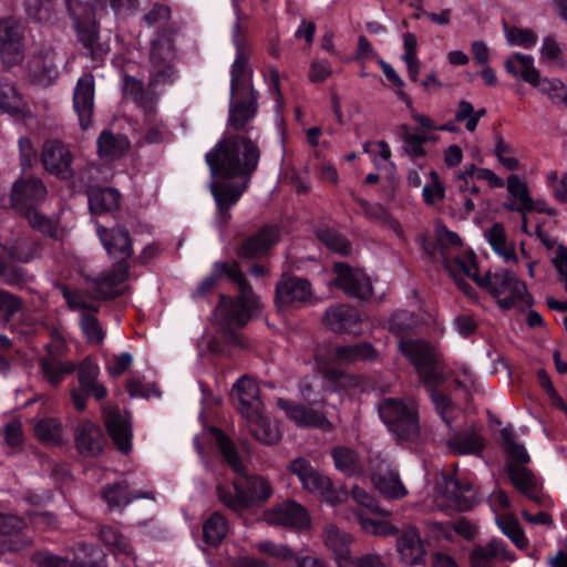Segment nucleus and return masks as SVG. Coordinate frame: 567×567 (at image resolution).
<instances>
[{"label":"nucleus","mask_w":567,"mask_h":567,"mask_svg":"<svg viewBox=\"0 0 567 567\" xmlns=\"http://www.w3.org/2000/svg\"><path fill=\"white\" fill-rule=\"evenodd\" d=\"M0 113L17 118L31 116L29 103L16 85L3 76H0Z\"/></svg>","instance_id":"nucleus-29"},{"label":"nucleus","mask_w":567,"mask_h":567,"mask_svg":"<svg viewBox=\"0 0 567 567\" xmlns=\"http://www.w3.org/2000/svg\"><path fill=\"white\" fill-rule=\"evenodd\" d=\"M447 446L454 454H478L484 443L476 432L457 434L449 439Z\"/></svg>","instance_id":"nucleus-46"},{"label":"nucleus","mask_w":567,"mask_h":567,"mask_svg":"<svg viewBox=\"0 0 567 567\" xmlns=\"http://www.w3.org/2000/svg\"><path fill=\"white\" fill-rule=\"evenodd\" d=\"M323 323L336 332L351 334L364 332V322L358 311L343 305L329 308L323 316Z\"/></svg>","instance_id":"nucleus-21"},{"label":"nucleus","mask_w":567,"mask_h":567,"mask_svg":"<svg viewBox=\"0 0 567 567\" xmlns=\"http://www.w3.org/2000/svg\"><path fill=\"white\" fill-rule=\"evenodd\" d=\"M445 497L450 503L447 505L457 511H468L477 502V495L473 488L472 481L460 475L446 480Z\"/></svg>","instance_id":"nucleus-25"},{"label":"nucleus","mask_w":567,"mask_h":567,"mask_svg":"<svg viewBox=\"0 0 567 567\" xmlns=\"http://www.w3.org/2000/svg\"><path fill=\"white\" fill-rule=\"evenodd\" d=\"M364 152L370 154L377 169L384 171L389 176L394 173V165L391 162V150L383 141L369 142L364 144Z\"/></svg>","instance_id":"nucleus-47"},{"label":"nucleus","mask_w":567,"mask_h":567,"mask_svg":"<svg viewBox=\"0 0 567 567\" xmlns=\"http://www.w3.org/2000/svg\"><path fill=\"white\" fill-rule=\"evenodd\" d=\"M318 237L331 250L342 255H346L350 251L349 241L334 229H321L318 234Z\"/></svg>","instance_id":"nucleus-56"},{"label":"nucleus","mask_w":567,"mask_h":567,"mask_svg":"<svg viewBox=\"0 0 567 567\" xmlns=\"http://www.w3.org/2000/svg\"><path fill=\"white\" fill-rule=\"evenodd\" d=\"M73 106L81 127L86 130L91 124L94 107V79L91 74H84L78 80L73 93Z\"/></svg>","instance_id":"nucleus-24"},{"label":"nucleus","mask_w":567,"mask_h":567,"mask_svg":"<svg viewBox=\"0 0 567 567\" xmlns=\"http://www.w3.org/2000/svg\"><path fill=\"white\" fill-rule=\"evenodd\" d=\"M42 370L48 381L52 384L61 382L65 375L74 371L71 362H60L53 355L44 358L41 362Z\"/></svg>","instance_id":"nucleus-53"},{"label":"nucleus","mask_w":567,"mask_h":567,"mask_svg":"<svg viewBox=\"0 0 567 567\" xmlns=\"http://www.w3.org/2000/svg\"><path fill=\"white\" fill-rule=\"evenodd\" d=\"M120 193L114 188H94L89 192V206L92 214H103L120 207Z\"/></svg>","instance_id":"nucleus-40"},{"label":"nucleus","mask_w":567,"mask_h":567,"mask_svg":"<svg viewBox=\"0 0 567 567\" xmlns=\"http://www.w3.org/2000/svg\"><path fill=\"white\" fill-rule=\"evenodd\" d=\"M250 433L254 437L262 444L271 445L279 442L281 439V430L276 422L262 414V411L245 417Z\"/></svg>","instance_id":"nucleus-34"},{"label":"nucleus","mask_w":567,"mask_h":567,"mask_svg":"<svg viewBox=\"0 0 567 567\" xmlns=\"http://www.w3.org/2000/svg\"><path fill=\"white\" fill-rule=\"evenodd\" d=\"M66 2L80 41L85 47H92L97 35L92 6L79 0H66Z\"/></svg>","instance_id":"nucleus-22"},{"label":"nucleus","mask_w":567,"mask_h":567,"mask_svg":"<svg viewBox=\"0 0 567 567\" xmlns=\"http://www.w3.org/2000/svg\"><path fill=\"white\" fill-rule=\"evenodd\" d=\"M334 466L347 476L363 477L369 473V465L364 466L357 453L346 446H337L331 451Z\"/></svg>","instance_id":"nucleus-35"},{"label":"nucleus","mask_w":567,"mask_h":567,"mask_svg":"<svg viewBox=\"0 0 567 567\" xmlns=\"http://www.w3.org/2000/svg\"><path fill=\"white\" fill-rule=\"evenodd\" d=\"M246 188L247 181L236 185H231L228 183H213L212 193L215 198L219 214H224L233 205H235Z\"/></svg>","instance_id":"nucleus-39"},{"label":"nucleus","mask_w":567,"mask_h":567,"mask_svg":"<svg viewBox=\"0 0 567 567\" xmlns=\"http://www.w3.org/2000/svg\"><path fill=\"white\" fill-rule=\"evenodd\" d=\"M96 233L110 256L121 261L131 257V239L125 229L121 227L106 229L96 224Z\"/></svg>","instance_id":"nucleus-31"},{"label":"nucleus","mask_w":567,"mask_h":567,"mask_svg":"<svg viewBox=\"0 0 567 567\" xmlns=\"http://www.w3.org/2000/svg\"><path fill=\"white\" fill-rule=\"evenodd\" d=\"M436 235L440 244L443 247L449 248V250L444 255V266L447 271V262H452L457 256L462 257L466 252H472L471 250L462 249V240L460 236L453 231H450L445 227H437Z\"/></svg>","instance_id":"nucleus-49"},{"label":"nucleus","mask_w":567,"mask_h":567,"mask_svg":"<svg viewBox=\"0 0 567 567\" xmlns=\"http://www.w3.org/2000/svg\"><path fill=\"white\" fill-rule=\"evenodd\" d=\"M326 546L333 553L334 560L339 566V558L343 557L349 559L350 545L352 543V536L347 533H342L336 526H329L323 534Z\"/></svg>","instance_id":"nucleus-42"},{"label":"nucleus","mask_w":567,"mask_h":567,"mask_svg":"<svg viewBox=\"0 0 567 567\" xmlns=\"http://www.w3.org/2000/svg\"><path fill=\"white\" fill-rule=\"evenodd\" d=\"M233 395L237 398L239 411L243 417H249L262 411V402L259 398L257 383L250 378H241L233 389Z\"/></svg>","instance_id":"nucleus-32"},{"label":"nucleus","mask_w":567,"mask_h":567,"mask_svg":"<svg viewBox=\"0 0 567 567\" xmlns=\"http://www.w3.org/2000/svg\"><path fill=\"white\" fill-rule=\"evenodd\" d=\"M494 152L498 162L504 168L508 171H518L522 168L518 158L515 156L513 148L502 138L497 140Z\"/></svg>","instance_id":"nucleus-58"},{"label":"nucleus","mask_w":567,"mask_h":567,"mask_svg":"<svg viewBox=\"0 0 567 567\" xmlns=\"http://www.w3.org/2000/svg\"><path fill=\"white\" fill-rule=\"evenodd\" d=\"M204 539L213 546H217L226 536L228 532V524L226 518L215 513L204 524L203 527Z\"/></svg>","instance_id":"nucleus-51"},{"label":"nucleus","mask_w":567,"mask_h":567,"mask_svg":"<svg viewBox=\"0 0 567 567\" xmlns=\"http://www.w3.org/2000/svg\"><path fill=\"white\" fill-rule=\"evenodd\" d=\"M174 55V47L168 38H159L152 42L151 60L154 66L169 61Z\"/></svg>","instance_id":"nucleus-60"},{"label":"nucleus","mask_w":567,"mask_h":567,"mask_svg":"<svg viewBox=\"0 0 567 567\" xmlns=\"http://www.w3.org/2000/svg\"><path fill=\"white\" fill-rule=\"evenodd\" d=\"M127 278V267L123 262H118L114 269L107 274H102L94 279L86 278V285L90 290L91 299L84 298L82 295L72 292L68 287L62 286L61 290L69 307L73 310L83 311L81 316V327L89 342H100L103 337V330L96 318L92 313L96 311L94 301L97 299L113 298L122 291V284Z\"/></svg>","instance_id":"nucleus-7"},{"label":"nucleus","mask_w":567,"mask_h":567,"mask_svg":"<svg viewBox=\"0 0 567 567\" xmlns=\"http://www.w3.org/2000/svg\"><path fill=\"white\" fill-rule=\"evenodd\" d=\"M478 182L485 183L489 188L504 186V181L493 171L474 164L465 165L454 178L464 215L471 214L475 208V203L470 196L478 194Z\"/></svg>","instance_id":"nucleus-12"},{"label":"nucleus","mask_w":567,"mask_h":567,"mask_svg":"<svg viewBox=\"0 0 567 567\" xmlns=\"http://www.w3.org/2000/svg\"><path fill=\"white\" fill-rule=\"evenodd\" d=\"M546 184L559 202L567 204V173L547 172Z\"/></svg>","instance_id":"nucleus-57"},{"label":"nucleus","mask_w":567,"mask_h":567,"mask_svg":"<svg viewBox=\"0 0 567 567\" xmlns=\"http://www.w3.org/2000/svg\"><path fill=\"white\" fill-rule=\"evenodd\" d=\"M101 539L115 557L132 555L130 542L116 528L111 526L102 528Z\"/></svg>","instance_id":"nucleus-50"},{"label":"nucleus","mask_w":567,"mask_h":567,"mask_svg":"<svg viewBox=\"0 0 567 567\" xmlns=\"http://www.w3.org/2000/svg\"><path fill=\"white\" fill-rule=\"evenodd\" d=\"M41 161L50 174L61 179H69L73 176L72 154L56 141H49L44 144Z\"/></svg>","instance_id":"nucleus-20"},{"label":"nucleus","mask_w":567,"mask_h":567,"mask_svg":"<svg viewBox=\"0 0 567 567\" xmlns=\"http://www.w3.org/2000/svg\"><path fill=\"white\" fill-rule=\"evenodd\" d=\"M396 551L400 560L410 566L422 565L425 560V547L415 527H406L396 538Z\"/></svg>","instance_id":"nucleus-26"},{"label":"nucleus","mask_w":567,"mask_h":567,"mask_svg":"<svg viewBox=\"0 0 567 567\" xmlns=\"http://www.w3.org/2000/svg\"><path fill=\"white\" fill-rule=\"evenodd\" d=\"M485 115L486 110L484 107L475 109L470 101L461 100L454 111V121L457 124H463L467 132L473 133Z\"/></svg>","instance_id":"nucleus-45"},{"label":"nucleus","mask_w":567,"mask_h":567,"mask_svg":"<svg viewBox=\"0 0 567 567\" xmlns=\"http://www.w3.org/2000/svg\"><path fill=\"white\" fill-rule=\"evenodd\" d=\"M505 451L508 455L507 473L514 486L528 497H534L539 487L537 477L524 465L529 462L526 449L517 444L508 429L502 431Z\"/></svg>","instance_id":"nucleus-11"},{"label":"nucleus","mask_w":567,"mask_h":567,"mask_svg":"<svg viewBox=\"0 0 567 567\" xmlns=\"http://www.w3.org/2000/svg\"><path fill=\"white\" fill-rule=\"evenodd\" d=\"M288 471L298 477L305 491L317 494L331 506L336 507L349 498L346 489L334 487L330 477L315 468L303 457L291 461ZM350 497L355 503V516L364 533L374 536H390L396 533V528L386 519L390 512L382 509L371 493L355 484L351 487Z\"/></svg>","instance_id":"nucleus-3"},{"label":"nucleus","mask_w":567,"mask_h":567,"mask_svg":"<svg viewBox=\"0 0 567 567\" xmlns=\"http://www.w3.org/2000/svg\"><path fill=\"white\" fill-rule=\"evenodd\" d=\"M75 442L81 454L95 456L102 451L103 435L101 429L85 422L76 431Z\"/></svg>","instance_id":"nucleus-37"},{"label":"nucleus","mask_w":567,"mask_h":567,"mask_svg":"<svg viewBox=\"0 0 567 567\" xmlns=\"http://www.w3.org/2000/svg\"><path fill=\"white\" fill-rule=\"evenodd\" d=\"M58 75L59 70L53 55L35 56L29 62L30 83L48 86Z\"/></svg>","instance_id":"nucleus-38"},{"label":"nucleus","mask_w":567,"mask_h":567,"mask_svg":"<svg viewBox=\"0 0 567 567\" xmlns=\"http://www.w3.org/2000/svg\"><path fill=\"white\" fill-rule=\"evenodd\" d=\"M389 329L399 339L401 353L414 365L422 382L431 392L436 411L450 426L458 409L443 393L434 389L443 382L437 350L427 342L413 339L417 323L408 311L396 312L390 321Z\"/></svg>","instance_id":"nucleus-4"},{"label":"nucleus","mask_w":567,"mask_h":567,"mask_svg":"<svg viewBox=\"0 0 567 567\" xmlns=\"http://www.w3.org/2000/svg\"><path fill=\"white\" fill-rule=\"evenodd\" d=\"M449 274L455 280L460 289L470 295V287L465 278L485 287L497 299L504 309L513 307H526L530 302L525 282L520 281L513 271L498 270L485 277L478 276V265L474 252L457 256L452 262H447Z\"/></svg>","instance_id":"nucleus-6"},{"label":"nucleus","mask_w":567,"mask_h":567,"mask_svg":"<svg viewBox=\"0 0 567 567\" xmlns=\"http://www.w3.org/2000/svg\"><path fill=\"white\" fill-rule=\"evenodd\" d=\"M367 475L370 476L375 488L386 498L400 499L408 495V488L400 480L398 471L385 458L370 460Z\"/></svg>","instance_id":"nucleus-14"},{"label":"nucleus","mask_w":567,"mask_h":567,"mask_svg":"<svg viewBox=\"0 0 567 567\" xmlns=\"http://www.w3.org/2000/svg\"><path fill=\"white\" fill-rule=\"evenodd\" d=\"M207 435L218 446L236 474L231 485H219L217 487L219 501L237 513H243L267 502L272 495L270 483L262 476L246 473L233 443L219 430L212 427L207 431Z\"/></svg>","instance_id":"nucleus-5"},{"label":"nucleus","mask_w":567,"mask_h":567,"mask_svg":"<svg viewBox=\"0 0 567 567\" xmlns=\"http://www.w3.org/2000/svg\"><path fill=\"white\" fill-rule=\"evenodd\" d=\"M257 549L262 554H266L270 557L284 561H289L295 557V554L291 548L281 544H275L274 542L270 540L260 542L257 545Z\"/></svg>","instance_id":"nucleus-62"},{"label":"nucleus","mask_w":567,"mask_h":567,"mask_svg":"<svg viewBox=\"0 0 567 567\" xmlns=\"http://www.w3.org/2000/svg\"><path fill=\"white\" fill-rule=\"evenodd\" d=\"M279 240V230L275 226L265 227L258 234L245 241L240 254L244 257L256 258L268 251Z\"/></svg>","instance_id":"nucleus-36"},{"label":"nucleus","mask_w":567,"mask_h":567,"mask_svg":"<svg viewBox=\"0 0 567 567\" xmlns=\"http://www.w3.org/2000/svg\"><path fill=\"white\" fill-rule=\"evenodd\" d=\"M339 567H388L383 561L382 557L377 554H368L360 558H353L352 556L347 559L343 557L339 558Z\"/></svg>","instance_id":"nucleus-64"},{"label":"nucleus","mask_w":567,"mask_h":567,"mask_svg":"<svg viewBox=\"0 0 567 567\" xmlns=\"http://www.w3.org/2000/svg\"><path fill=\"white\" fill-rule=\"evenodd\" d=\"M537 87L542 93L547 94L551 100H559L563 97L565 90L564 83L558 79H547L537 75L536 82L532 84Z\"/></svg>","instance_id":"nucleus-63"},{"label":"nucleus","mask_w":567,"mask_h":567,"mask_svg":"<svg viewBox=\"0 0 567 567\" xmlns=\"http://www.w3.org/2000/svg\"><path fill=\"white\" fill-rule=\"evenodd\" d=\"M105 425L117 449L126 453L131 450L132 429L126 412L111 408L104 411Z\"/></svg>","instance_id":"nucleus-28"},{"label":"nucleus","mask_w":567,"mask_h":567,"mask_svg":"<svg viewBox=\"0 0 567 567\" xmlns=\"http://www.w3.org/2000/svg\"><path fill=\"white\" fill-rule=\"evenodd\" d=\"M488 503L495 513L496 523L499 529L518 547L524 549L528 545V540L522 532L518 522L512 516L503 513L509 506V498L504 491L496 489L489 497Z\"/></svg>","instance_id":"nucleus-16"},{"label":"nucleus","mask_w":567,"mask_h":567,"mask_svg":"<svg viewBox=\"0 0 567 567\" xmlns=\"http://www.w3.org/2000/svg\"><path fill=\"white\" fill-rule=\"evenodd\" d=\"M235 44L237 55L230 71L231 102L228 128L225 137L206 154V163L214 176L247 178L257 168L260 152L252 141L239 134L234 136L231 130L237 133L246 130L255 116L256 97L250 85L248 59L237 40Z\"/></svg>","instance_id":"nucleus-2"},{"label":"nucleus","mask_w":567,"mask_h":567,"mask_svg":"<svg viewBox=\"0 0 567 567\" xmlns=\"http://www.w3.org/2000/svg\"><path fill=\"white\" fill-rule=\"evenodd\" d=\"M336 278L330 287H337L349 297L365 300L372 295L370 278L360 269L338 262L333 267Z\"/></svg>","instance_id":"nucleus-15"},{"label":"nucleus","mask_w":567,"mask_h":567,"mask_svg":"<svg viewBox=\"0 0 567 567\" xmlns=\"http://www.w3.org/2000/svg\"><path fill=\"white\" fill-rule=\"evenodd\" d=\"M45 195L47 188L39 178L22 177L12 187V206L20 214L27 216L33 228H38L53 238H61L63 230L53 220L45 218L35 210Z\"/></svg>","instance_id":"nucleus-9"},{"label":"nucleus","mask_w":567,"mask_h":567,"mask_svg":"<svg viewBox=\"0 0 567 567\" xmlns=\"http://www.w3.org/2000/svg\"><path fill=\"white\" fill-rule=\"evenodd\" d=\"M124 94L131 97L135 103L143 107L146 112H151L154 104L153 96L143 90L141 82L132 76L123 79Z\"/></svg>","instance_id":"nucleus-52"},{"label":"nucleus","mask_w":567,"mask_h":567,"mask_svg":"<svg viewBox=\"0 0 567 567\" xmlns=\"http://www.w3.org/2000/svg\"><path fill=\"white\" fill-rule=\"evenodd\" d=\"M378 63L383 72L384 76L393 86L398 96L402 101H404L406 103V105H411V99L403 91L404 82L400 78V75L395 72V70L388 62H385L383 60H379Z\"/></svg>","instance_id":"nucleus-61"},{"label":"nucleus","mask_w":567,"mask_h":567,"mask_svg":"<svg viewBox=\"0 0 567 567\" xmlns=\"http://www.w3.org/2000/svg\"><path fill=\"white\" fill-rule=\"evenodd\" d=\"M96 553L97 550L94 548L81 545L74 551L73 561L51 555L47 551L34 554L32 559L39 567H102L93 563V557Z\"/></svg>","instance_id":"nucleus-27"},{"label":"nucleus","mask_w":567,"mask_h":567,"mask_svg":"<svg viewBox=\"0 0 567 567\" xmlns=\"http://www.w3.org/2000/svg\"><path fill=\"white\" fill-rule=\"evenodd\" d=\"M23 527L24 522L20 517L0 514V536L17 537V539L10 540L9 550L18 551L29 545V539L19 536Z\"/></svg>","instance_id":"nucleus-43"},{"label":"nucleus","mask_w":567,"mask_h":567,"mask_svg":"<svg viewBox=\"0 0 567 567\" xmlns=\"http://www.w3.org/2000/svg\"><path fill=\"white\" fill-rule=\"evenodd\" d=\"M226 276L238 285L239 297L237 300L223 296L216 308V317L229 327L245 326L259 308V300L244 280L237 264H216L213 274L205 278L199 291L205 293L217 281V277Z\"/></svg>","instance_id":"nucleus-8"},{"label":"nucleus","mask_w":567,"mask_h":567,"mask_svg":"<svg viewBox=\"0 0 567 567\" xmlns=\"http://www.w3.org/2000/svg\"><path fill=\"white\" fill-rule=\"evenodd\" d=\"M375 351L369 343L337 348L319 347L312 367L318 375L305 379L300 384V398L307 406L279 399L277 405L286 416L300 427H318L330 431L332 423L317 409L324 403V386L334 391L364 390L362 378L343 373L340 368L357 361L373 359Z\"/></svg>","instance_id":"nucleus-1"},{"label":"nucleus","mask_w":567,"mask_h":567,"mask_svg":"<svg viewBox=\"0 0 567 567\" xmlns=\"http://www.w3.org/2000/svg\"><path fill=\"white\" fill-rule=\"evenodd\" d=\"M509 202L505 204L507 210H515L522 215V229L530 235L526 214L534 210V203L529 196L527 184L517 175L512 174L506 182Z\"/></svg>","instance_id":"nucleus-23"},{"label":"nucleus","mask_w":567,"mask_h":567,"mask_svg":"<svg viewBox=\"0 0 567 567\" xmlns=\"http://www.w3.org/2000/svg\"><path fill=\"white\" fill-rule=\"evenodd\" d=\"M379 414L389 432L400 441L413 442L419 437V411L412 399H385Z\"/></svg>","instance_id":"nucleus-10"},{"label":"nucleus","mask_w":567,"mask_h":567,"mask_svg":"<svg viewBox=\"0 0 567 567\" xmlns=\"http://www.w3.org/2000/svg\"><path fill=\"white\" fill-rule=\"evenodd\" d=\"M513 561L515 555L507 548L505 543L493 539L485 546L477 547L471 555V567H492V561Z\"/></svg>","instance_id":"nucleus-33"},{"label":"nucleus","mask_w":567,"mask_h":567,"mask_svg":"<svg viewBox=\"0 0 567 567\" xmlns=\"http://www.w3.org/2000/svg\"><path fill=\"white\" fill-rule=\"evenodd\" d=\"M508 73L520 76L524 81L533 84L537 80L538 71L534 68V60L529 55L519 53L513 54L505 63Z\"/></svg>","instance_id":"nucleus-44"},{"label":"nucleus","mask_w":567,"mask_h":567,"mask_svg":"<svg viewBox=\"0 0 567 567\" xmlns=\"http://www.w3.org/2000/svg\"><path fill=\"white\" fill-rule=\"evenodd\" d=\"M130 147V142L123 135L103 132L97 140V152L102 159L120 158Z\"/></svg>","instance_id":"nucleus-41"},{"label":"nucleus","mask_w":567,"mask_h":567,"mask_svg":"<svg viewBox=\"0 0 567 567\" xmlns=\"http://www.w3.org/2000/svg\"><path fill=\"white\" fill-rule=\"evenodd\" d=\"M264 519L271 525H281L296 530L308 529L311 520L307 509L295 501H286L265 512Z\"/></svg>","instance_id":"nucleus-17"},{"label":"nucleus","mask_w":567,"mask_h":567,"mask_svg":"<svg viewBox=\"0 0 567 567\" xmlns=\"http://www.w3.org/2000/svg\"><path fill=\"white\" fill-rule=\"evenodd\" d=\"M100 368L92 360L86 359L79 369L80 390L72 392L73 403L76 410L82 411L85 408V399L82 392L91 394L97 400H102L106 395L105 388L96 382Z\"/></svg>","instance_id":"nucleus-19"},{"label":"nucleus","mask_w":567,"mask_h":567,"mask_svg":"<svg viewBox=\"0 0 567 567\" xmlns=\"http://www.w3.org/2000/svg\"><path fill=\"white\" fill-rule=\"evenodd\" d=\"M430 177L431 184L423 187L422 195L426 204L434 205L443 200L445 196V188L435 171H431Z\"/></svg>","instance_id":"nucleus-59"},{"label":"nucleus","mask_w":567,"mask_h":567,"mask_svg":"<svg viewBox=\"0 0 567 567\" xmlns=\"http://www.w3.org/2000/svg\"><path fill=\"white\" fill-rule=\"evenodd\" d=\"M24 56V25L13 17L0 20V59L7 66L19 64Z\"/></svg>","instance_id":"nucleus-13"},{"label":"nucleus","mask_w":567,"mask_h":567,"mask_svg":"<svg viewBox=\"0 0 567 567\" xmlns=\"http://www.w3.org/2000/svg\"><path fill=\"white\" fill-rule=\"evenodd\" d=\"M484 237L492 250L506 265H518L519 256L515 243L509 240L504 226L495 223L484 231Z\"/></svg>","instance_id":"nucleus-30"},{"label":"nucleus","mask_w":567,"mask_h":567,"mask_svg":"<svg viewBox=\"0 0 567 567\" xmlns=\"http://www.w3.org/2000/svg\"><path fill=\"white\" fill-rule=\"evenodd\" d=\"M34 436L47 444L62 442V425L54 417H41L33 425Z\"/></svg>","instance_id":"nucleus-48"},{"label":"nucleus","mask_w":567,"mask_h":567,"mask_svg":"<svg viewBox=\"0 0 567 567\" xmlns=\"http://www.w3.org/2000/svg\"><path fill=\"white\" fill-rule=\"evenodd\" d=\"M147 497L146 494H135L130 497L126 493V486L117 484L104 491V498L111 508H117L127 505L133 498Z\"/></svg>","instance_id":"nucleus-54"},{"label":"nucleus","mask_w":567,"mask_h":567,"mask_svg":"<svg viewBox=\"0 0 567 567\" xmlns=\"http://www.w3.org/2000/svg\"><path fill=\"white\" fill-rule=\"evenodd\" d=\"M505 37L509 44L532 48L536 44L537 35L529 29L505 27Z\"/></svg>","instance_id":"nucleus-55"},{"label":"nucleus","mask_w":567,"mask_h":567,"mask_svg":"<svg viewBox=\"0 0 567 567\" xmlns=\"http://www.w3.org/2000/svg\"><path fill=\"white\" fill-rule=\"evenodd\" d=\"M312 297L311 285L306 279L285 276L277 285L276 302L280 308L305 305Z\"/></svg>","instance_id":"nucleus-18"}]
</instances>
